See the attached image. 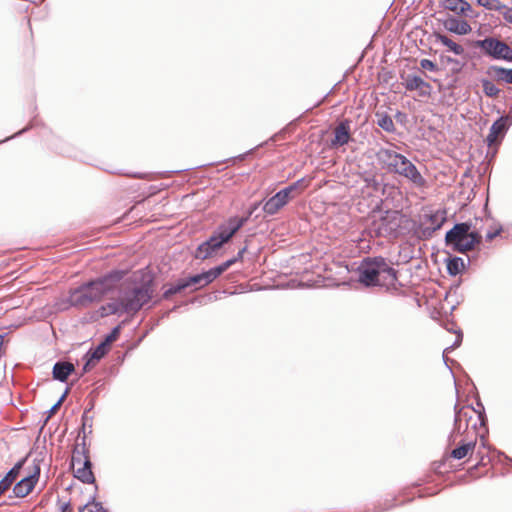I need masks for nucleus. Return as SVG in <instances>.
I'll use <instances>...</instances> for the list:
<instances>
[{
    "mask_svg": "<svg viewBox=\"0 0 512 512\" xmlns=\"http://www.w3.org/2000/svg\"><path fill=\"white\" fill-rule=\"evenodd\" d=\"M234 263H236V259L231 258L227 261L224 262V267H226V269H228L229 267H231Z\"/></svg>",
    "mask_w": 512,
    "mask_h": 512,
    "instance_id": "44",
    "label": "nucleus"
},
{
    "mask_svg": "<svg viewBox=\"0 0 512 512\" xmlns=\"http://www.w3.org/2000/svg\"><path fill=\"white\" fill-rule=\"evenodd\" d=\"M120 332L119 327H115L111 333L106 337L103 343H106V346L110 345L112 342L116 341Z\"/></svg>",
    "mask_w": 512,
    "mask_h": 512,
    "instance_id": "35",
    "label": "nucleus"
},
{
    "mask_svg": "<svg viewBox=\"0 0 512 512\" xmlns=\"http://www.w3.org/2000/svg\"><path fill=\"white\" fill-rule=\"evenodd\" d=\"M387 221H388V216L381 218V222L378 227V233L380 235H387L393 231H396L398 224L397 223H394V224L389 223V226H386Z\"/></svg>",
    "mask_w": 512,
    "mask_h": 512,
    "instance_id": "27",
    "label": "nucleus"
},
{
    "mask_svg": "<svg viewBox=\"0 0 512 512\" xmlns=\"http://www.w3.org/2000/svg\"><path fill=\"white\" fill-rule=\"evenodd\" d=\"M297 189L295 188V186L293 184H290L289 186L285 187L284 189L280 190L279 192L281 194L284 193V197L290 201V199H292L294 197L293 193L296 191Z\"/></svg>",
    "mask_w": 512,
    "mask_h": 512,
    "instance_id": "34",
    "label": "nucleus"
},
{
    "mask_svg": "<svg viewBox=\"0 0 512 512\" xmlns=\"http://www.w3.org/2000/svg\"><path fill=\"white\" fill-rule=\"evenodd\" d=\"M351 140V122L341 121L334 128V138L330 142V148L336 149L349 143Z\"/></svg>",
    "mask_w": 512,
    "mask_h": 512,
    "instance_id": "11",
    "label": "nucleus"
},
{
    "mask_svg": "<svg viewBox=\"0 0 512 512\" xmlns=\"http://www.w3.org/2000/svg\"><path fill=\"white\" fill-rule=\"evenodd\" d=\"M502 231V228H498L496 229L495 231H489L487 234H486V239L488 241H491L493 240L495 237H497Z\"/></svg>",
    "mask_w": 512,
    "mask_h": 512,
    "instance_id": "40",
    "label": "nucleus"
},
{
    "mask_svg": "<svg viewBox=\"0 0 512 512\" xmlns=\"http://www.w3.org/2000/svg\"><path fill=\"white\" fill-rule=\"evenodd\" d=\"M245 224L246 219L228 218L215 229L206 241L197 247L194 258L206 260L214 257Z\"/></svg>",
    "mask_w": 512,
    "mask_h": 512,
    "instance_id": "3",
    "label": "nucleus"
},
{
    "mask_svg": "<svg viewBox=\"0 0 512 512\" xmlns=\"http://www.w3.org/2000/svg\"><path fill=\"white\" fill-rule=\"evenodd\" d=\"M420 66L421 68L423 69H426V70H429V71H435L436 70V65L434 62H432L431 60L429 59H422L420 61Z\"/></svg>",
    "mask_w": 512,
    "mask_h": 512,
    "instance_id": "37",
    "label": "nucleus"
},
{
    "mask_svg": "<svg viewBox=\"0 0 512 512\" xmlns=\"http://www.w3.org/2000/svg\"><path fill=\"white\" fill-rule=\"evenodd\" d=\"M464 261L460 257H453L447 263V271L451 276H456L464 270Z\"/></svg>",
    "mask_w": 512,
    "mask_h": 512,
    "instance_id": "22",
    "label": "nucleus"
},
{
    "mask_svg": "<svg viewBox=\"0 0 512 512\" xmlns=\"http://www.w3.org/2000/svg\"><path fill=\"white\" fill-rule=\"evenodd\" d=\"M152 280L139 281L136 276L133 280L121 283L117 297L111 299L102 307L106 315H135L147 304L153 296Z\"/></svg>",
    "mask_w": 512,
    "mask_h": 512,
    "instance_id": "1",
    "label": "nucleus"
},
{
    "mask_svg": "<svg viewBox=\"0 0 512 512\" xmlns=\"http://www.w3.org/2000/svg\"><path fill=\"white\" fill-rule=\"evenodd\" d=\"M376 116L378 118L377 124L380 128L389 133H393L395 131L394 122L389 115L377 113Z\"/></svg>",
    "mask_w": 512,
    "mask_h": 512,
    "instance_id": "23",
    "label": "nucleus"
},
{
    "mask_svg": "<svg viewBox=\"0 0 512 512\" xmlns=\"http://www.w3.org/2000/svg\"><path fill=\"white\" fill-rule=\"evenodd\" d=\"M261 205V202H257V203H253L248 211H247V215L246 216H243V217H238V216H233L232 218H236V219H246V222L249 220V218L254 214V212L259 208V206Z\"/></svg>",
    "mask_w": 512,
    "mask_h": 512,
    "instance_id": "33",
    "label": "nucleus"
},
{
    "mask_svg": "<svg viewBox=\"0 0 512 512\" xmlns=\"http://www.w3.org/2000/svg\"><path fill=\"white\" fill-rule=\"evenodd\" d=\"M289 201L284 197V193L281 194L279 191L269 198L263 204V211L267 215H275L281 210Z\"/></svg>",
    "mask_w": 512,
    "mask_h": 512,
    "instance_id": "15",
    "label": "nucleus"
},
{
    "mask_svg": "<svg viewBox=\"0 0 512 512\" xmlns=\"http://www.w3.org/2000/svg\"><path fill=\"white\" fill-rule=\"evenodd\" d=\"M83 420H84L83 426L85 427L86 426V417L85 416H83Z\"/></svg>",
    "mask_w": 512,
    "mask_h": 512,
    "instance_id": "49",
    "label": "nucleus"
},
{
    "mask_svg": "<svg viewBox=\"0 0 512 512\" xmlns=\"http://www.w3.org/2000/svg\"><path fill=\"white\" fill-rule=\"evenodd\" d=\"M365 182L368 187H372L374 190H379L381 183H379L374 177L365 178Z\"/></svg>",
    "mask_w": 512,
    "mask_h": 512,
    "instance_id": "39",
    "label": "nucleus"
},
{
    "mask_svg": "<svg viewBox=\"0 0 512 512\" xmlns=\"http://www.w3.org/2000/svg\"><path fill=\"white\" fill-rule=\"evenodd\" d=\"M491 74L497 82L512 84V69L493 65L489 68Z\"/></svg>",
    "mask_w": 512,
    "mask_h": 512,
    "instance_id": "19",
    "label": "nucleus"
},
{
    "mask_svg": "<svg viewBox=\"0 0 512 512\" xmlns=\"http://www.w3.org/2000/svg\"><path fill=\"white\" fill-rule=\"evenodd\" d=\"M68 391H69V389L67 388V389L65 390V392L63 393V395L59 398V400L57 401V403H60V405L62 404V402L64 401V399H65L66 395L68 394Z\"/></svg>",
    "mask_w": 512,
    "mask_h": 512,
    "instance_id": "46",
    "label": "nucleus"
},
{
    "mask_svg": "<svg viewBox=\"0 0 512 512\" xmlns=\"http://www.w3.org/2000/svg\"><path fill=\"white\" fill-rule=\"evenodd\" d=\"M475 47L480 48L486 56L493 59L512 61V48L495 37L477 40L475 41Z\"/></svg>",
    "mask_w": 512,
    "mask_h": 512,
    "instance_id": "7",
    "label": "nucleus"
},
{
    "mask_svg": "<svg viewBox=\"0 0 512 512\" xmlns=\"http://www.w3.org/2000/svg\"><path fill=\"white\" fill-rule=\"evenodd\" d=\"M84 359H85V364L83 366V373H86V372L90 371L97 364V362L92 360L87 355L84 356Z\"/></svg>",
    "mask_w": 512,
    "mask_h": 512,
    "instance_id": "38",
    "label": "nucleus"
},
{
    "mask_svg": "<svg viewBox=\"0 0 512 512\" xmlns=\"http://www.w3.org/2000/svg\"><path fill=\"white\" fill-rule=\"evenodd\" d=\"M405 88L408 91L418 90L419 95L426 97L431 94V85L416 75H408L405 79Z\"/></svg>",
    "mask_w": 512,
    "mask_h": 512,
    "instance_id": "14",
    "label": "nucleus"
},
{
    "mask_svg": "<svg viewBox=\"0 0 512 512\" xmlns=\"http://www.w3.org/2000/svg\"><path fill=\"white\" fill-rule=\"evenodd\" d=\"M436 42L441 43L445 47H447L448 51L454 53L455 55H463L465 53V49L460 44L454 42L451 38L448 36L436 33L435 34Z\"/></svg>",
    "mask_w": 512,
    "mask_h": 512,
    "instance_id": "18",
    "label": "nucleus"
},
{
    "mask_svg": "<svg viewBox=\"0 0 512 512\" xmlns=\"http://www.w3.org/2000/svg\"><path fill=\"white\" fill-rule=\"evenodd\" d=\"M471 225L469 223H457L446 233V245L453 251L465 253L472 250V241L468 242V231Z\"/></svg>",
    "mask_w": 512,
    "mask_h": 512,
    "instance_id": "6",
    "label": "nucleus"
},
{
    "mask_svg": "<svg viewBox=\"0 0 512 512\" xmlns=\"http://www.w3.org/2000/svg\"><path fill=\"white\" fill-rule=\"evenodd\" d=\"M292 184L295 186L296 189H304L307 187V182L304 178H301Z\"/></svg>",
    "mask_w": 512,
    "mask_h": 512,
    "instance_id": "41",
    "label": "nucleus"
},
{
    "mask_svg": "<svg viewBox=\"0 0 512 512\" xmlns=\"http://www.w3.org/2000/svg\"><path fill=\"white\" fill-rule=\"evenodd\" d=\"M72 464L73 466L76 464H83L82 467H79L75 470V477L78 478L81 482L91 484L95 481V477L92 472V464L89 457L86 455L84 448L82 451L77 447L74 449L72 455Z\"/></svg>",
    "mask_w": 512,
    "mask_h": 512,
    "instance_id": "8",
    "label": "nucleus"
},
{
    "mask_svg": "<svg viewBox=\"0 0 512 512\" xmlns=\"http://www.w3.org/2000/svg\"><path fill=\"white\" fill-rule=\"evenodd\" d=\"M234 263H236V259L231 258L227 261L224 262V267H226V269H228L229 267H231Z\"/></svg>",
    "mask_w": 512,
    "mask_h": 512,
    "instance_id": "45",
    "label": "nucleus"
},
{
    "mask_svg": "<svg viewBox=\"0 0 512 512\" xmlns=\"http://www.w3.org/2000/svg\"><path fill=\"white\" fill-rule=\"evenodd\" d=\"M477 4L493 11H501L503 8V4L499 0H477Z\"/></svg>",
    "mask_w": 512,
    "mask_h": 512,
    "instance_id": "28",
    "label": "nucleus"
},
{
    "mask_svg": "<svg viewBox=\"0 0 512 512\" xmlns=\"http://www.w3.org/2000/svg\"><path fill=\"white\" fill-rule=\"evenodd\" d=\"M512 125V115L508 114L498 118L490 127L489 133L486 137L488 146H492L495 143L501 141L505 133Z\"/></svg>",
    "mask_w": 512,
    "mask_h": 512,
    "instance_id": "9",
    "label": "nucleus"
},
{
    "mask_svg": "<svg viewBox=\"0 0 512 512\" xmlns=\"http://www.w3.org/2000/svg\"><path fill=\"white\" fill-rule=\"evenodd\" d=\"M402 116H404V114H403V113H401V112H398V113H397V115H396V117H397L398 119H401V117H402Z\"/></svg>",
    "mask_w": 512,
    "mask_h": 512,
    "instance_id": "47",
    "label": "nucleus"
},
{
    "mask_svg": "<svg viewBox=\"0 0 512 512\" xmlns=\"http://www.w3.org/2000/svg\"><path fill=\"white\" fill-rule=\"evenodd\" d=\"M185 284H187V288H202L211 282H213V279L209 273V271L202 272L200 274H196L193 276H190L186 279H183Z\"/></svg>",
    "mask_w": 512,
    "mask_h": 512,
    "instance_id": "16",
    "label": "nucleus"
},
{
    "mask_svg": "<svg viewBox=\"0 0 512 512\" xmlns=\"http://www.w3.org/2000/svg\"><path fill=\"white\" fill-rule=\"evenodd\" d=\"M444 214V212H436L435 214L430 215L429 220L431 222V225L433 226V230L441 228L443 222L445 221Z\"/></svg>",
    "mask_w": 512,
    "mask_h": 512,
    "instance_id": "29",
    "label": "nucleus"
},
{
    "mask_svg": "<svg viewBox=\"0 0 512 512\" xmlns=\"http://www.w3.org/2000/svg\"><path fill=\"white\" fill-rule=\"evenodd\" d=\"M396 280V270L383 257L365 258L358 267V281L366 287L389 288Z\"/></svg>",
    "mask_w": 512,
    "mask_h": 512,
    "instance_id": "2",
    "label": "nucleus"
},
{
    "mask_svg": "<svg viewBox=\"0 0 512 512\" xmlns=\"http://www.w3.org/2000/svg\"><path fill=\"white\" fill-rule=\"evenodd\" d=\"M481 235L476 231H468V242L472 241V250L474 249L475 245L479 244L481 242Z\"/></svg>",
    "mask_w": 512,
    "mask_h": 512,
    "instance_id": "32",
    "label": "nucleus"
},
{
    "mask_svg": "<svg viewBox=\"0 0 512 512\" xmlns=\"http://www.w3.org/2000/svg\"><path fill=\"white\" fill-rule=\"evenodd\" d=\"M444 28L457 35H467L471 32L470 24L463 19L449 15L443 22Z\"/></svg>",
    "mask_w": 512,
    "mask_h": 512,
    "instance_id": "13",
    "label": "nucleus"
},
{
    "mask_svg": "<svg viewBox=\"0 0 512 512\" xmlns=\"http://www.w3.org/2000/svg\"><path fill=\"white\" fill-rule=\"evenodd\" d=\"M483 92L488 97H497L500 93V89L490 80H482Z\"/></svg>",
    "mask_w": 512,
    "mask_h": 512,
    "instance_id": "25",
    "label": "nucleus"
},
{
    "mask_svg": "<svg viewBox=\"0 0 512 512\" xmlns=\"http://www.w3.org/2000/svg\"><path fill=\"white\" fill-rule=\"evenodd\" d=\"M500 12L502 14L503 19L507 23L512 24V8L503 5V8Z\"/></svg>",
    "mask_w": 512,
    "mask_h": 512,
    "instance_id": "36",
    "label": "nucleus"
},
{
    "mask_svg": "<svg viewBox=\"0 0 512 512\" xmlns=\"http://www.w3.org/2000/svg\"><path fill=\"white\" fill-rule=\"evenodd\" d=\"M476 446L475 441H471L465 444L460 445L459 447L455 448L451 452V456L455 459H462L468 455L469 452L473 451Z\"/></svg>",
    "mask_w": 512,
    "mask_h": 512,
    "instance_id": "21",
    "label": "nucleus"
},
{
    "mask_svg": "<svg viewBox=\"0 0 512 512\" xmlns=\"http://www.w3.org/2000/svg\"><path fill=\"white\" fill-rule=\"evenodd\" d=\"M245 251H246V247H243L241 250H239L237 255L234 257V259H236V262L243 258Z\"/></svg>",
    "mask_w": 512,
    "mask_h": 512,
    "instance_id": "42",
    "label": "nucleus"
},
{
    "mask_svg": "<svg viewBox=\"0 0 512 512\" xmlns=\"http://www.w3.org/2000/svg\"><path fill=\"white\" fill-rule=\"evenodd\" d=\"M185 289H187V284H185L183 279H179L175 284L171 285L164 291L163 298L169 299L174 294H177Z\"/></svg>",
    "mask_w": 512,
    "mask_h": 512,
    "instance_id": "24",
    "label": "nucleus"
},
{
    "mask_svg": "<svg viewBox=\"0 0 512 512\" xmlns=\"http://www.w3.org/2000/svg\"><path fill=\"white\" fill-rule=\"evenodd\" d=\"M376 158L388 172L407 178L417 187L424 186L425 179L416 166L404 155L387 148H380L376 152Z\"/></svg>",
    "mask_w": 512,
    "mask_h": 512,
    "instance_id": "4",
    "label": "nucleus"
},
{
    "mask_svg": "<svg viewBox=\"0 0 512 512\" xmlns=\"http://www.w3.org/2000/svg\"><path fill=\"white\" fill-rule=\"evenodd\" d=\"M226 267H224V263H222L221 265L219 266H216L214 268H211L209 271L213 281L218 278L222 273H224L226 271Z\"/></svg>",
    "mask_w": 512,
    "mask_h": 512,
    "instance_id": "31",
    "label": "nucleus"
},
{
    "mask_svg": "<svg viewBox=\"0 0 512 512\" xmlns=\"http://www.w3.org/2000/svg\"><path fill=\"white\" fill-rule=\"evenodd\" d=\"M60 403H55L49 410V416L53 415L54 413H56V411L59 409L60 407Z\"/></svg>",
    "mask_w": 512,
    "mask_h": 512,
    "instance_id": "43",
    "label": "nucleus"
},
{
    "mask_svg": "<svg viewBox=\"0 0 512 512\" xmlns=\"http://www.w3.org/2000/svg\"><path fill=\"white\" fill-rule=\"evenodd\" d=\"M462 338H463V335L461 332H458L457 333V337H456V340L455 342L447 347L444 351H443V357L445 358L446 357V354L450 353L452 350H454L455 348L459 347L461 342H462Z\"/></svg>",
    "mask_w": 512,
    "mask_h": 512,
    "instance_id": "30",
    "label": "nucleus"
},
{
    "mask_svg": "<svg viewBox=\"0 0 512 512\" xmlns=\"http://www.w3.org/2000/svg\"><path fill=\"white\" fill-rule=\"evenodd\" d=\"M74 365L70 362L58 361L53 367V377L56 380L65 382L69 375L74 371Z\"/></svg>",
    "mask_w": 512,
    "mask_h": 512,
    "instance_id": "17",
    "label": "nucleus"
},
{
    "mask_svg": "<svg viewBox=\"0 0 512 512\" xmlns=\"http://www.w3.org/2000/svg\"><path fill=\"white\" fill-rule=\"evenodd\" d=\"M107 346L106 343L99 344L94 350H90L86 353L87 356H89L92 360L98 362L101 358L104 357V355L107 353Z\"/></svg>",
    "mask_w": 512,
    "mask_h": 512,
    "instance_id": "26",
    "label": "nucleus"
},
{
    "mask_svg": "<svg viewBox=\"0 0 512 512\" xmlns=\"http://www.w3.org/2000/svg\"><path fill=\"white\" fill-rule=\"evenodd\" d=\"M113 288L111 276H105L90 281L70 292L68 301L71 306L86 308L93 303L99 302Z\"/></svg>",
    "mask_w": 512,
    "mask_h": 512,
    "instance_id": "5",
    "label": "nucleus"
},
{
    "mask_svg": "<svg viewBox=\"0 0 512 512\" xmlns=\"http://www.w3.org/2000/svg\"><path fill=\"white\" fill-rule=\"evenodd\" d=\"M40 474V468L35 466L33 474L24 477L13 487V493L18 498L27 496L35 487Z\"/></svg>",
    "mask_w": 512,
    "mask_h": 512,
    "instance_id": "12",
    "label": "nucleus"
},
{
    "mask_svg": "<svg viewBox=\"0 0 512 512\" xmlns=\"http://www.w3.org/2000/svg\"><path fill=\"white\" fill-rule=\"evenodd\" d=\"M467 428H465V423L463 424V422H461V431L463 430H466Z\"/></svg>",
    "mask_w": 512,
    "mask_h": 512,
    "instance_id": "48",
    "label": "nucleus"
},
{
    "mask_svg": "<svg viewBox=\"0 0 512 512\" xmlns=\"http://www.w3.org/2000/svg\"><path fill=\"white\" fill-rule=\"evenodd\" d=\"M474 412L471 408H460L455 411V420H454V431L457 433H461V422H465V428L468 427V419L472 418V413Z\"/></svg>",
    "mask_w": 512,
    "mask_h": 512,
    "instance_id": "20",
    "label": "nucleus"
},
{
    "mask_svg": "<svg viewBox=\"0 0 512 512\" xmlns=\"http://www.w3.org/2000/svg\"><path fill=\"white\" fill-rule=\"evenodd\" d=\"M441 7L455 13L457 16L475 18L472 6L466 0H442Z\"/></svg>",
    "mask_w": 512,
    "mask_h": 512,
    "instance_id": "10",
    "label": "nucleus"
}]
</instances>
